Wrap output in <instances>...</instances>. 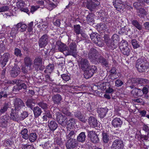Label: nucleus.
I'll return each mask as SVG.
<instances>
[{
    "instance_id": "1",
    "label": "nucleus",
    "mask_w": 149,
    "mask_h": 149,
    "mask_svg": "<svg viewBox=\"0 0 149 149\" xmlns=\"http://www.w3.org/2000/svg\"><path fill=\"white\" fill-rule=\"evenodd\" d=\"M149 63L143 57L138 59L136 64V68L140 72L146 71L148 68Z\"/></svg>"
},
{
    "instance_id": "2",
    "label": "nucleus",
    "mask_w": 149,
    "mask_h": 149,
    "mask_svg": "<svg viewBox=\"0 0 149 149\" xmlns=\"http://www.w3.org/2000/svg\"><path fill=\"white\" fill-rule=\"evenodd\" d=\"M68 48L67 51H66L64 53L65 56L72 55L75 58L77 57V45L75 42L71 43Z\"/></svg>"
},
{
    "instance_id": "3",
    "label": "nucleus",
    "mask_w": 149,
    "mask_h": 149,
    "mask_svg": "<svg viewBox=\"0 0 149 149\" xmlns=\"http://www.w3.org/2000/svg\"><path fill=\"white\" fill-rule=\"evenodd\" d=\"M112 139H114L111 147V149H123L124 146L123 141L118 137L113 136Z\"/></svg>"
},
{
    "instance_id": "4",
    "label": "nucleus",
    "mask_w": 149,
    "mask_h": 149,
    "mask_svg": "<svg viewBox=\"0 0 149 149\" xmlns=\"http://www.w3.org/2000/svg\"><path fill=\"white\" fill-rule=\"evenodd\" d=\"M88 57L91 61H97L99 57L98 51L95 48H91L88 54Z\"/></svg>"
},
{
    "instance_id": "5",
    "label": "nucleus",
    "mask_w": 149,
    "mask_h": 149,
    "mask_svg": "<svg viewBox=\"0 0 149 149\" xmlns=\"http://www.w3.org/2000/svg\"><path fill=\"white\" fill-rule=\"evenodd\" d=\"M56 119L58 123L61 126L65 127L67 124V118L66 116L63 115L59 112L56 113Z\"/></svg>"
},
{
    "instance_id": "6",
    "label": "nucleus",
    "mask_w": 149,
    "mask_h": 149,
    "mask_svg": "<svg viewBox=\"0 0 149 149\" xmlns=\"http://www.w3.org/2000/svg\"><path fill=\"white\" fill-rule=\"evenodd\" d=\"M119 48L123 54L126 56L129 55L130 50L128 47V44L126 41L123 40V42L120 43Z\"/></svg>"
},
{
    "instance_id": "7",
    "label": "nucleus",
    "mask_w": 149,
    "mask_h": 149,
    "mask_svg": "<svg viewBox=\"0 0 149 149\" xmlns=\"http://www.w3.org/2000/svg\"><path fill=\"white\" fill-rule=\"evenodd\" d=\"M49 37L46 34L43 35L39 39L38 41L39 46L40 48L45 47L48 43Z\"/></svg>"
},
{
    "instance_id": "8",
    "label": "nucleus",
    "mask_w": 149,
    "mask_h": 149,
    "mask_svg": "<svg viewBox=\"0 0 149 149\" xmlns=\"http://www.w3.org/2000/svg\"><path fill=\"white\" fill-rule=\"evenodd\" d=\"M13 104L15 107L14 109L17 110V111H19L21 109L25 107L23 101L19 98H16L14 100Z\"/></svg>"
},
{
    "instance_id": "9",
    "label": "nucleus",
    "mask_w": 149,
    "mask_h": 149,
    "mask_svg": "<svg viewBox=\"0 0 149 149\" xmlns=\"http://www.w3.org/2000/svg\"><path fill=\"white\" fill-rule=\"evenodd\" d=\"M88 136L91 142L97 143L99 142V139L97 135L93 131H89L88 130Z\"/></svg>"
},
{
    "instance_id": "10",
    "label": "nucleus",
    "mask_w": 149,
    "mask_h": 149,
    "mask_svg": "<svg viewBox=\"0 0 149 149\" xmlns=\"http://www.w3.org/2000/svg\"><path fill=\"white\" fill-rule=\"evenodd\" d=\"M87 68V70L84 73V78L86 79L92 77L97 69L95 65L90 66Z\"/></svg>"
},
{
    "instance_id": "11",
    "label": "nucleus",
    "mask_w": 149,
    "mask_h": 149,
    "mask_svg": "<svg viewBox=\"0 0 149 149\" xmlns=\"http://www.w3.org/2000/svg\"><path fill=\"white\" fill-rule=\"evenodd\" d=\"M42 58L40 56H36L33 61L34 65L40 70H42L44 68V67L42 66Z\"/></svg>"
},
{
    "instance_id": "12",
    "label": "nucleus",
    "mask_w": 149,
    "mask_h": 149,
    "mask_svg": "<svg viewBox=\"0 0 149 149\" xmlns=\"http://www.w3.org/2000/svg\"><path fill=\"white\" fill-rule=\"evenodd\" d=\"M25 3L24 1L22 0H19L17 2L16 6L18 9L21 11L29 14V10L27 8H24Z\"/></svg>"
},
{
    "instance_id": "13",
    "label": "nucleus",
    "mask_w": 149,
    "mask_h": 149,
    "mask_svg": "<svg viewBox=\"0 0 149 149\" xmlns=\"http://www.w3.org/2000/svg\"><path fill=\"white\" fill-rule=\"evenodd\" d=\"M131 81L133 83H138V87H139L140 84H142V85H141V86H143V84L147 85L149 83V80L143 78H133L132 79Z\"/></svg>"
},
{
    "instance_id": "14",
    "label": "nucleus",
    "mask_w": 149,
    "mask_h": 149,
    "mask_svg": "<svg viewBox=\"0 0 149 149\" xmlns=\"http://www.w3.org/2000/svg\"><path fill=\"white\" fill-rule=\"evenodd\" d=\"M17 111V110L12 109L10 113V118L13 121L18 122L20 120V118Z\"/></svg>"
},
{
    "instance_id": "15",
    "label": "nucleus",
    "mask_w": 149,
    "mask_h": 149,
    "mask_svg": "<svg viewBox=\"0 0 149 149\" xmlns=\"http://www.w3.org/2000/svg\"><path fill=\"white\" fill-rule=\"evenodd\" d=\"M79 65L82 70H85L86 68H88L90 66V64L87 59L82 58L80 61Z\"/></svg>"
},
{
    "instance_id": "16",
    "label": "nucleus",
    "mask_w": 149,
    "mask_h": 149,
    "mask_svg": "<svg viewBox=\"0 0 149 149\" xmlns=\"http://www.w3.org/2000/svg\"><path fill=\"white\" fill-rule=\"evenodd\" d=\"M11 57V56L8 53H4L1 58L2 59L0 61V63L2 67H4L6 64L8 60Z\"/></svg>"
},
{
    "instance_id": "17",
    "label": "nucleus",
    "mask_w": 149,
    "mask_h": 149,
    "mask_svg": "<svg viewBox=\"0 0 149 149\" xmlns=\"http://www.w3.org/2000/svg\"><path fill=\"white\" fill-rule=\"evenodd\" d=\"M77 145V141L75 139H68L67 141L66 146L68 149H73Z\"/></svg>"
},
{
    "instance_id": "18",
    "label": "nucleus",
    "mask_w": 149,
    "mask_h": 149,
    "mask_svg": "<svg viewBox=\"0 0 149 149\" xmlns=\"http://www.w3.org/2000/svg\"><path fill=\"white\" fill-rule=\"evenodd\" d=\"M96 61L104 67L107 68L109 66V60L108 59H106L103 56H99Z\"/></svg>"
},
{
    "instance_id": "19",
    "label": "nucleus",
    "mask_w": 149,
    "mask_h": 149,
    "mask_svg": "<svg viewBox=\"0 0 149 149\" xmlns=\"http://www.w3.org/2000/svg\"><path fill=\"white\" fill-rule=\"evenodd\" d=\"M9 117L7 115L4 116L1 120L0 122V126L3 128H6L7 127L9 123Z\"/></svg>"
},
{
    "instance_id": "20",
    "label": "nucleus",
    "mask_w": 149,
    "mask_h": 149,
    "mask_svg": "<svg viewBox=\"0 0 149 149\" xmlns=\"http://www.w3.org/2000/svg\"><path fill=\"white\" fill-rule=\"evenodd\" d=\"M56 45L57 46L58 50L64 54L65 52L67 51L68 49L66 45L59 41H57Z\"/></svg>"
},
{
    "instance_id": "21",
    "label": "nucleus",
    "mask_w": 149,
    "mask_h": 149,
    "mask_svg": "<svg viewBox=\"0 0 149 149\" xmlns=\"http://www.w3.org/2000/svg\"><path fill=\"white\" fill-rule=\"evenodd\" d=\"M113 5L116 9L120 11L124 7V5L121 0H113Z\"/></svg>"
},
{
    "instance_id": "22",
    "label": "nucleus",
    "mask_w": 149,
    "mask_h": 149,
    "mask_svg": "<svg viewBox=\"0 0 149 149\" xmlns=\"http://www.w3.org/2000/svg\"><path fill=\"white\" fill-rule=\"evenodd\" d=\"M99 4V2L97 1H96L95 2L91 1L87 3L86 6L88 9L92 11L96 9Z\"/></svg>"
},
{
    "instance_id": "23",
    "label": "nucleus",
    "mask_w": 149,
    "mask_h": 149,
    "mask_svg": "<svg viewBox=\"0 0 149 149\" xmlns=\"http://www.w3.org/2000/svg\"><path fill=\"white\" fill-rule=\"evenodd\" d=\"M32 110L35 118H38L41 115L42 112L41 109L38 106L34 107Z\"/></svg>"
},
{
    "instance_id": "24",
    "label": "nucleus",
    "mask_w": 149,
    "mask_h": 149,
    "mask_svg": "<svg viewBox=\"0 0 149 149\" xmlns=\"http://www.w3.org/2000/svg\"><path fill=\"white\" fill-rule=\"evenodd\" d=\"M88 123L92 127H96L98 126V123L97 119L94 117H90L88 119Z\"/></svg>"
},
{
    "instance_id": "25",
    "label": "nucleus",
    "mask_w": 149,
    "mask_h": 149,
    "mask_svg": "<svg viewBox=\"0 0 149 149\" xmlns=\"http://www.w3.org/2000/svg\"><path fill=\"white\" fill-rule=\"evenodd\" d=\"M20 68L17 66L14 67L10 72L11 77H15L18 76L20 72Z\"/></svg>"
},
{
    "instance_id": "26",
    "label": "nucleus",
    "mask_w": 149,
    "mask_h": 149,
    "mask_svg": "<svg viewBox=\"0 0 149 149\" xmlns=\"http://www.w3.org/2000/svg\"><path fill=\"white\" fill-rule=\"evenodd\" d=\"M123 123V121L120 118H116L112 122L113 125L115 127H120Z\"/></svg>"
},
{
    "instance_id": "27",
    "label": "nucleus",
    "mask_w": 149,
    "mask_h": 149,
    "mask_svg": "<svg viewBox=\"0 0 149 149\" xmlns=\"http://www.w3.org/2000/svg\"><path fill=\"white\" fill-rule=\"evenodd\" d=\"M99 116L101 118H104L106 115L108 111V109L106 108H102L97 110Z\"/></svg>"
},
{
    "instance_id": "28",
    "label": "nucleus",
    "mask_w": 149,
    "mask_h": 149,
    "mask_svg": "<svg viewBox=\"0 0 149 149\" xmlns=\"http://www.w3.org/2000/svg\"><path fill=\"white\" fill-rule=\"evenodd\" d=\"M62 97L60 95L57 94L54 95L52 97V99L54 104H59L62 100Z\"/></svg>"
},
{
    "instance_id": "29",
    "label": "nucleus",
    "mask_w": 149,
    "mask_h": 149,
    "mask_svg": "<svg viewBox=\"0 0 149 149\" xmlns=\"http://www.w3.org/2000/svg\"><path fill=\"white\" fill-rule=\"evenodd\" d=\"M48 126L49 129L52 131H54L58 127V124L54 120H49Z\"/></svg>"
},
{
    "instance_id": "30",
    "label": "nucleus",
    "mask_w": 149,
    "mask_h": 149,
    "mask_svg": "<svg viewBox=\"0 0 149 149\" xmlns=\"http://www.w3.org/2000/svg\"><path fill=\"white\" fill-rule=\"evenodd\" d=\"M24 63L25 65L27 67H29L30 70L31 66L32 64V60L29 56H26L24 59Z\"/></svg>"
},
{
    "instance_id": "31",
    "label": "nucleus",
    "mask_w": 149,
    "mask_h": 149,
    "mask_svg": "<svg viewBox=\"0 0 149 149\" xmlns=\"http://www.w3.org/2000/svg\"><path fill=\"white\" fill-rule=\"evenodd\" d=\"M86 137V136L85 133L82 132L80 133L77 136V140L79 142L83 143L85 141Z\"/></svg>"
},
{
    "instance_id": "32",
    "label": "nucleus",
    "mask_w": 149,
    "mask_h": 149,
    "mask_svg": "<svg viewBox=\"0 0 149 149\" xmlns=\"http://www.w3.org/2000/svg\"><path fill=\"white\" fill-rule=\"evenodd\" d=\"M131 24L139 30H141L142 29V26L138 21L136 19H133L131 21Z\"/></svg>"
},
{
    "instance_id": "33",
    "label": "nucleus",
    "mask_w": 149,
    "mask_h": 149,
    "mask_svg": "<svg viewBox=\"0 0 149 149\" xmlns=\"http://www.w3.org/2000/svg\"><path fill=\"white\" fill-rule=\"evenodd\" d=\"M137 12L138 16L140 17H144L147 14V12L143 8H141Z\"/></svg>"
},
{
    "instance_id": "34",
    "label": "nucleus",
    "mask_w": 149,
    "mask_h": 149,
    "mask_svg": "<svg viewBox=\"0 0 149 149\" xmlns=\"http://www.w3.org/2000/svg\"><path fill=\"white\" fill-rule=\"evenodd\" d=\"M28 139L31 143L34 142L37 138V136L36 133H31L29 135Z\"/></svg>"
},
{
    "instance_id": "35",
    "label": "nucleus",
    "mask_w": 149,
    "mask_h": 149,
    "mask_svg": "<svg viewBox=\"0 0 149 149\" xmlns=\"http://www.w3.org/2000/svg\"><path fill=\"white\" fill-rule=\"evenodd\" d=\"M9 105L8 102L5 103L3 106L1 107L0 110V113L1 114H3L6 112L9 107Z\"/></svg>"
},
{
    "instance_id": "36",
    "label": "nucleus",
    "mask_w": 149,
    "mask_h": 149,
    "mask_svg": "<svg viewBox=\"0 0 149 149\" xmlns=\"http://www.w3.org/2000/svg\"><path fill=\"white\" fill-rule=\"evenodd\" d=\"M109 48L111 50H113L117 47V44L115 41L111 40L107 44Z\"/></svg>"
},
{
    "instance_id": "37",
    "label": "nucleus",
    "mask_w": 149,
    "mask_h": 149,
    "mask_svg": "<svg viewBox=\"0 0 149 149\" xmlns=\"http://www.w3.org/2000/svg\"><path fill=\"white\" fill-rule=\"evenodd\" d=\"M37 104L43 109L44 111L47 110L49 107V105L44 101L40 102L38 103Z\"/></svg>"
},
{
    "instance_id": "38",
    "label": "nucleus",
    "mask_w": 149,
    "mask_h": 149,
    "mask_svg": "<svg viewBox=\"0 0 149 149\" xmlns=\"http://www.w3.org/2000/svg\"><path fill=\"white\" fill-rule=\"evenodd\" d=\"M28 130L26 128H24L21 130L20 133L22 135V137L25 140H27L29 137V135L27 133Z\"/></svg>"
},
{
    "instance_id": "39",
    "label": "nucleus",
    "mask_w": 149,
    "mask_h": 149,
    "mask_svg": "<svg viewBox=\"0 0 149 149\" xmlns=\"http://www.w3.org/2000/svg\"><path fill=\"white\" fill-rule=\"evenodd\" d=\"M132 93L133 94L138 96H141L143 95L142 90L140 88H135L132 91Z\"/></svg>"
},
{
    "instance_id": "40",
    "label": "nucleus",
    "mask_w": 149,
    "mask_h": 149,
    "mask_svg": "<svg viewBox=\"0 0 149 149\" xmlns=\"http://www.w3.org/2000/svg\"><path fill=\"white\" fill-rule=\"evenodd\" d=\"M94 43L96 44L97 45L100 47H103L104 45V43L103 41V40L100 38V36L99 37H98V38L96 40V41L93 42Z\"/></svg>"
},
{
    "instance_id": "41",
    "label": "nucleus",
    "mask_w": 149,
    "mask_h": 149,
    "mask_svg": "<svg viewBox=\"0 0 149 149\" xmlns=\"http://www.w3.org/2000/svg\"><path fill=\"white\" fill-rule=\"evenodd\" d=\"M93 14L92 13H89L86 17V20L88 24H91L94 22Z\"/></svg>"
},
{
    "instance_id": "42",
    "label": "nucleus",
    "mask_w": 149,
    "mask_h": 149,
    "mask_svg": "<svg viewBox=\"0 0 149 149\" xmlns=\"http://www.w3.org/2000/svg\"><path fill=\"white\" fill-rule=\"evenodd\" d=\"M110 86V84L109 82H104L102 83L100 85V87L102 90H104L108 88L109 86Z\"/></svg>"
},
{
    "instance_id": "43",
    "label": "nucleus",
    "mask_w": 149,
    "mask_h": 149,
    "mask_svg": "<svg viewBox=\"0 0 149 149\" xmlns=\"http://www.w3.org/2000/svg\"><path fill=\"white\" fill-rule=\"evenodd\" d=\"M17 27L18 28H20L22 30L21 31L22 32L25 31L27 27V26L24 24L19 23L17 24Z\"/></svg>"
},
{
    "instance_id": "44",
    "label": "nucleus",
    "mask_w": 149,
    "mask_h": 149,
    "mask_svg": "<svg viewBox=\"0 0 149 149\" xmlns=\"http://www.w3.org/2000/svg\"><path fill=\"white\" fill-rule=\"evenodd\" d=\"M68 132L69 134L66 135V138L67 139H72V138L76 134V132L74 130H69V131H68Z\"/></svg>"
},
{
    "instance_id": "45",
    "label": "nucleus",
    "mask_w": 149,
    "mask_h": 149,
    "mask_svg": "<svg viewBox=\"0 0 149 149\" xmlns=\"http://www.w3.org/2000/svg\"><path fill=\"white\" fill-rule=\"evenodd\" d=\"M29 115L28 113L26 111H23L21 113L19 116L20 120H22L27 117Z\"/></svg>"
},
{
    "instance_id": "46",
    "label": "nucleus",
    "mask_w": 149,
    "mask_h": 149,
    "mask_svg": "<svg viewBox=\"0 0 149 149\" xmlns=\"http://www.w3.org/2000/svg\"><path fill=\"white\" fill-rule=\"evenodd\" d=\"M54 69V65L50 64L47 66L45 71H47V72L50 73Z\"/></svg>"
},
{
    "instance_id": "47",
    "label": "nucleus",
    "mask_w": 149,
    "mask_h": 149,
    "mask_svg": "<svg viewBox=\"0 0 149 149\" xmlns=\"http://www.w3.org/2000/svg\"><path fill=\"white\" fill-rule=\"evenodd\" d=\"M55 142V143H56L57 145L56 146H58V147H60L62 148L64 147L63 143L61 140V139H56Z\"/></svg>"
},
{
    "instance_id": "48",
    "label": "nucleus",
    "mask_w": 149,
    "mask_h": 149,
    "mask_svg": "<svg viewBox=\"0 0 149 149\" xmlns=\"http://www.w3.org/2000/svg\"><path fill=\"white\" fill-rule=\"evenodd\" d=\"M102 139L104 143H107L109 141V136L106 133H103L102 134Z\"/></svg>"
},
{
    "instance_id": "49",
    "label": "nucleus",
    "mask_w": 149,
    "mask_h": 149,
    "mask_svg": "<svg viewBox=\"0 0 149 149\" xmlns=\"http://www.w3.org/2000/svg\"><path fill=\"white\" fill-rule=\"evenodd\" d=\"M132 44L133 48L134 49H136L140 47V45L139 42H138L135 39L132 40Z\"/></svg>"
},
{
    "instance_id": "50",
    "label": "nucleus",
    "mask_w": 149,
    "mask_h": 149,
    "mask_svg": "<svg viewBox=\"0 0 149 149\" xmlns=\"http://www.w3.org/2000/svg\"><path fill=\"white\" fill-rule=\"evenodd\" d=\"M17 33V28H13L12 29L10 33V37L12 38H15V35Z\"/></svg>"
},
{
    "instance_id": "51",
    "label": "nucleus",
    "mask_w": 149,
    "mask_h": 149,
    "mask_svg": "<svg viewBox=\"0 0 149 149\" xmlns=\"http://www.w3.org/2000/svg\"><path fill=\"white\" fill-rule=\"evenodd\" d=\"M74 31L76 34H79L80 33V25L78 24L74 25Z\"/></svg>"
},
{
    "instance_id": "52",
    "label": "nucleus",
    "mask_w": 149,
    "mask_h": 149,
    "mask_svg": "<svg viewBox=\"0 0 149 149\" xmlns=\"http://www.w3.org/2000/svg\"><path fill=\"white\" fill-rule=\"evenodd\" d=\"M61 77L63 80L66 81H68L70 79V75L67 74H62L61 75Z\"/></svg>"
},
{
    "instance_id": "53",
    "label": "nucleus",
    "mask_w": 149,
    "mask_h": 149,
    "mask_svg": "<svg viewBox=\"0 0 149 149\" xmlns=\"http://www.w3.org/2000/svg\"><path fill=\"white\" fill-rule=\"evenodd\" d=\"M99 35L97 33H93L91 34L90 35V38L94 42L96 41V40L98 38V37H99Z\"/></svg>"
},
{
    "instance_id": "54",
    "label": "nucleus",
    "mask_w": 149,
    "mask_h": 149,
    "mask_svg": "<svg viewBox=\"0 0 149 149\" xmlns=\"http://www.w3.org/2000/svg\"><path fill=\"white\" fill-rule=\"evenodd\" d=\"M57 6V3L55 4L52 2H50L48 4V8L49 10H52L54 8L56 7Z\"/></svg>"
},
{
    "instance_id": "55",
    "label": "nucleus",
    "mask_w": 149,
    "mask_h": 149,
    "mask_svg": "<svg viewBox=\"0 0 149 149\" xmlns=\"http://www.w3.org/2000/svg\"><path fill=\"white\" fill-rule=\"evenodd\" d=\"M77 117L83 123H85L87 120V119L85 118V116L81 114H78Z\"/></svg>"
},
{
    "instance_id": "56",
    "label": "nucleus",
    "mask_w": 149,
    "mask_h": 149,
    "mask_svg": "<svg viewBox=\"0 0 149 149\" xmlns=\"http://www.w3.org/2000/svg\"><path fill=\"white\" fill-rule=\"evenodd\" d=\"M126 29H127V35H130L133 34V30L132 26H127V27Z\"/></svg>"
},
{
    "instance_id": "57",
    "label": "nucleus",
    "mask_w": 149,
    "mask_h": 149,
    "mask_svg": "<svg viewBox=\"0 0 149 149\" xmlns=\"http://www.w3.org/2000/svg\"><path fill=\"white\" fill-rule=\"evenodd\" d=\"M14 54L17 56L21 57L22 56L21 50L17 48L15 49Z\"/></svg>"
},
{
    "instance_id": "58",
    "label": "nucleus",
    "mask_w": 149,
    "mask_h": 149,
    "mask_svg": "<svg viewBox=\"0 0 149 149\" xmlns=\"http://www.w3.org/2000/svg\"><path fill=\"white\" fill-rule=\"evenodd\" d=\"M148 88H149V84L146 85L143 88L142 90V93H143V95L147 94L148 92Z\"/></svg>"
},
{
    "instance_id": "59",
    "label": "nucleus",
    "mask_w": 149,
    "mask_h": 149,
    "mask_svg": "<svg viewBox=\"0 0 149 149\" xmlns=\"http://www.w3.org/2000/svg\"><path fill=\"white\" fill-rule=\"evenodd\" d=\"M133 6L135 8L136 10H138L141 8V3L139 2H136L134 3Z\"/></svg>"
},
{
    "instance_id": "60",
    "label": "nucleus",
    "mask_w": 149,
    "mask_h": 149,
    "mask_svg": "<svg viewBox=\"0 0 149 149\" xmlns=\"http://www.w3.org/2000/svg\"><path fill=\"white\" fill-rule=\"evenodd\" d=\"M75 120L74 119L71 118L68 120H67L66 124L67 125L71 126L75 124Z\"/></svg>"
},
{
    "instance_id": "61",
    "label": "nucleus",
    "mask_w": 149,
    "mask_h": 149,
    "mask_svg": "<svg viewBox=\"0 0 149 149\" xmlns=\"http://www.w3.org/2000/svg\"><path fill=\"white\" fill-rule=\"evenodd\" d=\"M9 8L7 6H4L0 8V13L7 11L8 10Z\"/></svg>"
},
{
    "instance_id": "62",
    "label": "nucleus",
    "mask_w": 149,
    "mask_h": 149,
    "mask_svg": "<svg viewBox=\"0 0 149 149\" xmlns=\"http://www.w3.org/2000/svg\"><path fill=\"white\" fill-rule=\"evenodd\" d=\"M62 110L64 114L68 116H70L71 113L68 111L67 108L65 107H63Z\"/></svg>"
},
{
    "instance_id": "63",
    "label": "nucleus",
    "mask_w": 149,
    "mask_h": 149,
    "mask_svg": "<svg viewBox=\"0 0 149 149\" xmlns=\"http://www.w3.org/2000/svg\"><path fill=\"white\" fill-rule=\"evenodd\" d=\"M123 84V82L121 80L119 79H117L115 82V85L117 87L120 86Z\"/></svg>"
},
{
    "instance_id": "64",
    "label": "nucleus",
    "mask_w": 149,
    "mask_h": 149,
    "mask_svg": "<svg viewBox=\"0 0 149 149\" xmlns=\"http://www.w3.org/2000/svg\"><path fill=\"white\" fill-rule=\"evenodd\" d=\"M127 27V26H124V27H122L120 30L119 32L122 34L125 33L127 35V30L126 29Z\"/></svg>"
}]
</instances>
